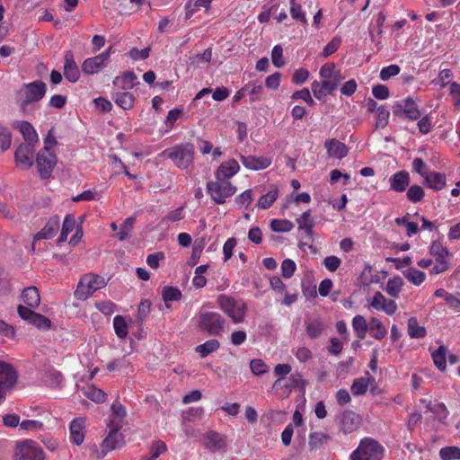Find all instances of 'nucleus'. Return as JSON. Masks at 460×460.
I'll return each mask as SVG.
<instances>
[{
	"mask_svg": "<svg viewBox=\"0 0 460 460\" xmlns=\"http://www.w3.org/2000/svg\"><path fill=\"white\" fill-rule=\"evenodd\" d=\"M47 85L41 80L24 84L18 92V100L22 112L28 113L35 106L33 103L40 102L46 94Z\"/></svg>",
	"mask_w": 460,
	"mask_h": 460,
	"instance_id": "1",
	"label": "nucleus"
},
{
	"mask_svg": "<svg viewBox=\"0 0 460 460\" xmlns=\"http://www.w3.org/2000/svg\"><path fill=\"white\" fill-rule=\"evenodd\" d=\"M369 330L373 332V337L381 340L385 337L387 331L383 323L376 317H372L369 321Z\"/></svg>",
	"mask_w": 460,
	"mask_h": 460,
	"instance_id": "44",
	"label": "nucleus"
},
{
	"mask_svg": "<svg viewBox=\"0 0 460 460\" xmlns=\"http://www.w3.org/2000/svg\"><path fill=\"white\" fill-rule=\"evenodd\" d=\"M241 161L244 167L254 171L265 169L271 164L270 158L266 156L242 155Z\"/></svg>",
	"mask_w": 460,
	"mask_h": 460,
	"instance_id": "22",
	"label": "nucleus"
},
{
	"mask_svg": "<svg viewBox=\"0 0 460 460\" xmlns=\"http://www.w3.org/2000/svg\"><path fill=\"white\" fill-rule=\"evenodd\" d=\"M163 300L167 304L168 302L179 301L182 295L179 288L166 286L162 290Z\"/></svg>",
	"mask_w": 460,
	"mask_h": 460,
	"instance_id": "47",
	"label": "nucleus"
},
{
	"mask_svg": "<svg viewBox=\"0 0 460 460\" xmlns=\"http://www.w3.org/2000/svg\"><path fill=\"white\" fill-rule=\"evenodd\" d=\"M104 279L99 275L86 274L83 276L77 285L75 292L79 300H85L95 291L105 287Z\"/></svg>",
	"mask_w": 460,
	"mask_h": 460,
	"instance_id": "7",
	"label": "nucleus"
},
{
	"mask_svg": "<svg viewBox=\"0 0 460 460\" xmlns=\"http://www.w3.org/2000/svg\"><path fill=\"white\" fill-rule=\"evenodd\" d=\"M250 368L255 376H261L269 371L268 365L260 358L252 359L250 361Z\"/></svg>",
	"mask_w": 460,
	"mask_h": 460,
	"instance_id": "55",
	"label": "nucleus"
},
{
	"mask_svg": "<svg viewBox=\"0 0 460 460\" xmlns=\"http://www.w3.org/2000/svg\"><path fill=\"white\" fill-rule=\"evenodd\" d=\"M270 228L274 232H289L294 228V224L286 219H273L270 223Z\"/></svg>",
	"mask_w": 460,
	"mask_h": 460,
	"instance_id": "49",
	"label": "nucleus"
},
{
	"mask_svg": "<svg viewBox=\"0 0 460 460\" xmlns=\"http://www.w3.org/2000/svg\"><path fill=\"white\" fill-rule=\"evenodd\" d=\"M57 164V157L53 152L40 150L36 157V164L42 179H48Z\"/></svg>",
	"mask_w": 460,
	"mask_h": 460,
	"instance_id": "10",
	"label": "nucleus"
},
{
	"mask_svg": "<svg viewBox=\"0 0 460 460\" xmlns=\"http://www.w3.org/2000/svg\"><path fill=\"white\" fill-rule=\"evenodd\" d=\"M240 169L239 164L235 159H230L222 163L215 172L216 179L226 180L235 175Z\"/></svg>",
	"mask_w": 460,
	"mask_h": 460,
	"instance_id": "21",
	"label": "nucleus"
},
{
	"mask_svg": "<svg viewBox=\"0 0 460 460\" xmlns=\"http://www.w3.org/2000/svg\"><path fill=\"white\" fill-rule=\"evenodd\" d=\"M427 409L429 411L433 412L439 419H446L448 415V411L444 403H437L435 405H431L430 402L427 404Z\"/></svg>",
	"mask_w": 460,
	"mask_h": 460,
	"instance_id": "60",
	"label": "nucleus"
},
{
	"mask_svg": "<svg viewBox=\"0 0 460 460\" xmlns=\"http://www.w3.org/2000/svg\"><path fill=\"white\" fill-rule=\"evenodd\" d=\"M135 222L136 217H129L125 219V221L121 225L120 231L117 234V237L119 238V241H125L130 237Z\"/></svg>",
	"mask_w": 460,
	"mask_h": 460,
	"instance_id": "43",
	"label": "nucleus"
},
{
	"mask_svg": "<svg viewBox=\"0 0 460 460\" xmlns=\"http://www.w3.org/2000/svg\"><path fill=\"white\" fill-rule=\"evenodd\" d=\"M16 127L20 129L27 145H34L38 142V135L31 123L18 121L16 122Z\"/></svg>",
	"mask_w": 460,
	"mask_h": 460,
	"instance_id": "28",
	"label": "nucleus"
},
{
	"mask_svg": "<svg viewBox=\"0 0 460 460\" xmlns=\"http://www.w3.org/2000/svg\"><path fill=\"white\" fill-rule=\"evenodd\" d=\"M219 308L226 313L235 323H242L244 319L246 305L242 300L226 296L219 295L217 296Z\"/></svg>",
	"mask_w": 460,
	"mask_h": 460,
	"instance_id": "5",
	"label": "nucleus"
},
{
	"mask_svg": "<svg viewBox=\"0 0 460 460\" xmlns=\"http://www.w3.org/2000/svg\"><path fill=\"white\" fill-rule=\"evenodd\" d=\"M343 78L344 77L341 75V73L339 70L335 74L323 81L324 82V86L333 92L340 84V83L343 80Z\"/></svg>",
	"mask_w": 460,
	"mask_h": 460,
	"instance_id": "59",
	"label": "nucleus"
},
{
	"mask_svg": "<svg viewBox=\"0 0 460 460\" xmlns=\"http://www.w3.org/2000/svg\"><path fill=\"white\" fill-rule=\"evenodd\" d=\"M403 276L412 284L416 286H420L421 283L425 280V273L415 269V268H410L403 272Z\"/></svg>",
	"mask_w": 460,
	"mask_h": 460,
	"instance_id": "45",
	"label": "nucleus"
},
{
	"mask_svg": "<svg viewBox=\"0 0 460 460\" xmlns=\"http://www.w3.org/2000/svg\"><path fill=\"white\" fill-rule=\"evenodd\" d=\"M75 226V217L72 215H66L63 222L61 234L58 239V244H61L62 243L66 242L68 234L74 230Z\"/></svg>",
	"mask_w": 460,
	"mask_h": 460,
	"instance_id": "39",
	"label": "nucleus"
},
{
	"mask_svg": "<svg viewBox=\"0 0 460 460\" xmlns=\"http://www.w3.org/2000/svg\"><path fill=\"white\" fill-rule=\"evenodd\" d=\"M362 423V418L353 411H344L340 417V428L343 433L356 431Z\"/></svg>",
	"mask_w": 460,
	"mask_h": 460,
	"instance_id": "15",
	"label": "nucleus"
},
{
	"mask_svg": "<svg viewBox=\"0 0 460 460\" xmlns=\"http://www.w3.org/2000/svg\"><path fill=\"white\" fill-rule=\"evenodd\" d=\"M329 156L341 159L348 155V147L345 144L336 139H329L324 143Z\"/></svg>",
	"mask_w": 460,
	"mask_h": 460,
	"instance_id": "25",
	"label": "nucleus"
},
{
	"mask_svg": "<svg viewBox=\"0 0 460 460\" xmlns=\"http://www.w3.org/2000/svg\"><path fill=\"white\" fill-rule=\"evenodd\" d=\"M197 328L208 335L219 336L224 332L225 319L217 312L201 310L198 314Z\"/></svg>",
	"mask_w": 460,
	"mask_h": 460,
	"instance_id": "3",
	"label": "nucleus"
},
{
	"mask_svg": "<svg viewBox=\"0 0 460 460\" xmlns=\"http://www.w3.org/2000/svg\"><path fill=\"white\" fill-rule=\"evenodd\" d=\"M389 182L391 190L403 192L410 184V174L406 171H400L389 179Z\"/></svg>",
	"mask_w": 460,
	"mask_h": 460,
	"instance_id": "23",
	"label": "nucleus"
},
{
	"mask_svg": "<svg viewBox=\"0 0 460 460\" xmlns=\"http://www.w3.org/2000/svg\"><path fill=\"white\" fill-rule=\"evenodd\" d=\"M207 190L215 203L224 204L227 198L235 193L236 187L226 180L216 179L207 183Z\"/></svg>",
	"mask_w": 460,
	"mask_h": 460,
	"instance_id": "8",
	"label": "nucleus"
},
{
	"mask_svg": "<svg viewBox=\"0 0 460 460\" xmlns=\"http://www.w3.org/2000/svg\"><path fill=\"white\" fill-rule=\"evenodd\" d=\"M371 381H374V378L360 377V378L355 379L350 387V390H351V393L353 394V395L358 396V395L365 394L367 391L368 384Z\"/></svg>",
	"mask_w": 460,
	"mask_h": 460,
	"instance_id": "40",
	"label": "nucleus"
},
{
	"mask_svg": "<svg viewBox=\"0 0 460 460\" xmlns=\"http://www.w3.org/2000/svg\"><path fill=\"white\" fill-rule=\"evenodd\" d=\"M296 269V263L291 259H286L281 263L282 276L286 279L291 278L294 275Z\"/></svg>",
	"mask_w": 460,
	"mask_h": 460,
	"instance_id": "62",
	"label": "nucleus"
},
{
	"mask_svg": "<svg viewBox=\"0 0 460 460\" xmlns=\"http://www.w3.org/2000/svg\"><path fill=\"white\" fill-rule=\"evenodd\" d=\"M124 445V439L121 433L118 429H112L109 435L102 441L101 445V452L95 447L93 452L96 454L97 458H102L106 454L111 450L121 447Z\"/></svg>",
	"mask_w": 460,
	"mask_h": 460,
	"instance_id": "12",
	"label": "nucleus"
},
{
	"mask_svg": "<svg viewBox=\"0 0 460 460\" xmlns=\"http://www.w3.org/2000/svg\"><path fill=\"white\" fill-rule=\"evenodd\" d=\"M13 460H45V454L37 442L25 439L17 442Z\"/></svg>",
	"mask_w": 460,
	"mask_h": 460,
	"instance_id": "6",
	"label": "nucleus"
},
{
	"mask_svg": "<svg viewBox=\"0 0 460 460\" xmlns=\"http://www.w3.org/2000/svg\"><path fill=\"white\" fill-rule=\"evenodd\" d=\"M392 109L394 116L407 118L411 120H416L421 115L417 104L411 97L395 102Z\"/></svg>",
	"mask_w": 460,
	"mask_h": 460,
	"instance_id": "9",
	"label": "nucleus"
},
{
	"mask_svg": "<svg viewBox=\"0 0 460 460\" xmlns=\"http://www.w3.org/2000/svg\"><path fill=\"white\" fill-rule=\"evenodd\" d=\"M400 67L397 65H390L385 66L380 71V78L383 81H387L390 77L397 75L400 73Z\"/></svg>",
	"mask_w": 460,
	"mask_h": 460,
	"instance_id": "63",
	"label": "nucleus"
},
{
	"mask_svg": "<svg viewBox=\"0 0 460 460\" xmlns=\"http://www.w3.org/2000/svg\"><path fill=\"white\" fill-rule=\"evenodd\" d=\"M449 93L452 97L453 104L456 107L460 106V84L453 82L449 84Z\"/></svg>",
	"mask_w": 460,
	"mask_h": 460,
	"instance_id": "64",
	"label": "nucleus"
},
{
	"mask_svg": "<svg viewBox=\"0 0 460 460\" xmlns=\"http://www.w3.org/2000/svg\"><path fill=\"white\" fill-rule=\"evenodd\" d=\"M298 228L305 230L308 236L313 234V228L314 226V219L311 217V211L306 210L299 218L296 219Z\"/></svg>",
	"mask_w": 460,
	"mask_h": 460,
	"instance_id": "37",
	"label": "nucleus"
},
{
	"mask_svg": "<svg viewBox=\"0 0 460 460\" xmlns=\"http://www.w3.org/2000/svg\"><path fill=\"white\" fill-rule=\"evenodd\" d=\"M352 327L358 340H364L366 338L369 325L363 315L357 314L354 316L352 319Z\"/></svg>",
	"mask_w": 460,
	"mask_h": 460,
	"instance_id": "33",
	"label": "nucleus"
},
{
	"mask_svg": "<svg viewBox=\"0 0 460 460\" xmlns=\"http://www.w3.org/2000/svg\"><path fill=\"white\" fill-rule=\"evenodd\" d=\"M423 179L424 184L435 190H440L446 186V175L441 172H429Z\"/></svg>",
	"mask_w": 460,
	"mask_h": 460,
	"instance_id": "26",
	"label": "nucleus"
},
{
	"mask_svg": "<svg viewBox=\"0 0 460 460\" xmlns=\"http://www.w3.org/2000/svg\"><path fill=\"white\" fill-rule=\"evenodd\" d=\"M112 100L123 110H130L135 102L134 95L128 92L115 93L112 94Z\"/></svg>",
	"mask_w": 460,
	"mask_h": 460,
	"instance_id": "31",
	"label": "nucleus"
},
{
	"mask_svg": "<svg viewBox=\"0 0 460 460\" xmlns=\"http://www.w3.org/2000/svg\"><path fill=\"white\" fill-rule=\"evenodd\" d=\"M64 75L71 83H75L80 77V71L74 60V55L71 51H66L64 57Z\"/></svg>",
	"mask_w": 460,
	"mask_h": 460,
	"instance_id": "20",
	"label": "nucleus"
},
{
	"mask_svg": "<svg viewBox=\"0 0 460 460\" xmlns=\"http://www.w3.org/2000/svg\"><path fill=\"white\" fill-rule=\"evenodd\" d=\"M341 44V38L335 36L323 49V57L328 58L332 54L335 53Z\"/></svg>",
	"mask_w": 460,
	"mask_h": 460,
	"instance_id": "57",
	"label": "nucleus"
},
{
	"mask_svg": "<svg viewBox=\"0 0 460 460\" xmlns=\"http://www.w3.org/2000/svg\"><path fill=\"white\" fill-rule=\"evenodd\" d=\"M407 199L412 203H418L424 198V190L419 185L411 186L406 193Z\"/></svg>",
	"mask_w": 460,
	"mask_h": 460,
	"instance_id": "54",
	"label": "nucleus"
},
{
	"mask_svg": "<svg viewBox=\"0 0 460 460\" xmlns=\"http://www.w3.org/2000/svg\"><path fill=\"white\" fill-rule=\"evenodd\" d=\"M34 145L21 144L15 153L14 159L17 165L29 169L33 165Z\"/></svg>",
	"mask_w": 460,
	"mask_h": 460,
	"instance_id": "16",
	"label": "nucleus"
},
{
	"mask_svg": "<svg viewBox=\"0 0 460 460\" xmlns=\"http://www.w3.org/2000/svg\"><path fill=\"white\" fill-rule=\"evenodd\" d=\"M137 76L132 71L123 73L120 76L115 77L113 84L123 90L132 89L136 84H139L137 82Z\"/></svg>",
	"mask_w": 460,
	"mask_h": 460,
	"instance_id": "27",
	"label": "nucleus"
},
{
	"mask_svg": "<svg viewBox=\"0 0 460 460\" xmlns=\"http://www.w3.org/2000/svg\"><path fill=\"white\" fill-rule=\"evenodd\" d=\"M312 92L314 97L318 100H323L332 91L329 90L324 86V82L314 81L311 84Z\"/></svg>",
	"mask_w": 460,
	"mask_h": 460,
	"instance_id": "50",
	"label": "nucleus"
},
{
	"mask_svg": "<svg viewBox=\"0 0 460 460\" xmlns=\"http://www.w3.org/2000/svg\"><path fill=\"white\" fill-rule=\"evenodd\" d=\"M69 428L71 441L77 446L81 445L84 439V419L75 418L71 421Z\"/></svg>",
	"mask_w": 460,
	"mask_h": 460,
	"instance_id": "24",
	"label": "nucleus"
},
{
	"mask_svg": "<svg viewBox=\"0 0 460 460\" xmlns=\"http://www.w3.org/2000/svg\"><path fill=\"white\" fill-rule=\"evenodd\" d=\"M111 47L102 53L86 58L82 64V71L86 75H95L103 69L110 60Z\"/></svg>",
	"mask_w": 460,
	"mask_h": 460,
	"instance_id": "11",
	"label": "nucleus"
},
{
	"mask_svg": "<svg viewBox=\"0 0 460 460\" xmlns=\"http://www.w3.org/2000/svg\"><path fill=\"white\" fill-rule=\"evenodd\" d=\"M279 195V190L274 187L268 191L265 195L261 196L258 200V207L261 209H267L275 202Z\"/></svg>",
	"mask_w": 460,
	"mask_h": 460,
	"instance_id": "42",
	"label": "nucleus"
},
{
	"mask_svg": "<svg viewBox=\"0 0 460 460\" xmlns=\"http://www.w3.org/2000/svg\"><path fill=\"white\" fill-rule=\"evenodd\" d=\"M389 116L390 112L384 106L377 108L376 127L384 128L388 124Z\"/></svg>",
	"mask_w": 460,
	"mask_h": 460,
	"instance_id": "58",
	"label": "nucleus"
},
{
	"mask_svg": "<svg viewBox=\"0 0 460 460\" xmlns=\"http://www.w3.org/2000/svg\"><path fill=\"white\" fill-rule=\"evenodd\" d=\"M63 381L62 374L55 369H49L45 373V382L50 386H58Z\"/></svg>",
	"mask_w": 460,
	"mask_h": 460,
	"instance_id": "53",
	"label": "nucleus"
},
{
	"mask_svg": "<svg viewBox=\"0 0 460 460\" xmlns=\"http://www.w3.org/2000/svg\"><path fill=\"white\" fill-rule=\"evenodd\" d=\"M289 13L291 17L296 21L303 25H306L308 23V21L305 16V13L303 11L302 6L299 3H292L289 4Z\"/></svg>",
	"mask_w": 460,
	"mask_h": 460,
	"instance_id": "46",
	"label": "nucleus"
},
{
	"mask_svg": "<svg viewBox=\"0 0 460 460\" xmlns=\"http://www.w3.org/2000/svg\"><path fill=\"white\" fill-rule=\"evenodd\" d=\"M219 341L212 339L208 340L203 344H200L195 348V351L199 354L201 358H206L209 354L217 351L219 349Z\"/></svg>",
	"mask_w": 460,
	"mask_h": 460,
	"instance_id": "36",
	"label": "nucleus"
},
{
	"mask_svg": "<svg viewBox=\"0 0 460 460\" xmlns=\"http://www.w3.org/2000/svg\"><path fill=\"white\" fill-rule=\"evenodd\" d=\"M12 144V135L9 129L0 124V148L5 151L10 148Z\"/></svg>",
	"mask_w": 460,
	"mask_h": 460,
	"instance_id": "56",
	"label": "nucleus"
},
{
	"mask_svg": "<svg viewBox=\"0 0 460 460\" xmlns=\"http://www.w3.org/2000/svg\"><path fill=\"white\" fill-rule=\"evenodd\" d=\"M203 446L211 452L224 450L226 447V437L209 430L203 435Z\"/></svg>",
	"mask_w": 460,
	"mask_h": 460,
	"instance_id": "17",
	"label": "nucleus"
},
{
	"mask_svg": "<svg viewBox=\"0 0 460 460\" xmlns=\"http://www.w3.org/2000/svg\"><path fill=\"white\" fill-rule=\"evenodd\" d=\"M330 439L331 437L327 433L311 432L309 434L308 446L311 450H318Z\"/></svg>",
	"mask_w": 460,
	"mask_h": 460,
	"instance_id": "32",
	"label": "nucleus"
},
{
	"mask_svg": "<svg viewBox=\"0 0 460 460\" xmlns=\"http://www.w3.org/2000/svg\"><path fill=\"white\" fill-rule=\"evenodd\" d=\"M17 378V373L12 365L0 361V399L4 397L7 389L16 384Z\"/></svg>",
	"mask_w": 460,
	"mask_h": 460,
	"instance_id": "13",
	"label": "nucleus"
},
{
	"mask_svg": "<svg viewBox=\"0 0 460 460\" xmlns=\"http://www.w3.org/2000/svg\"><path fill=\"white\" fill-rule=\"evenodd\" d=\"M430 255L436 257V259H446L449 254L447 247L443 246L440 242L434 241L431 243L429 247Z\"/></svg>",
	"mask_w": 460,
	"mask_h": 460,
	"instance_id": "52",
	"label": "nucleus"
},
{
	"mask_svg": "<svg viewBox=\"0 0 460 460\" xmlns=\"http://www.w3.org/2000/svg\"><path fill=\"white\" fill-rule=\"evenodd\" d=\"M271 60L275 66L282 67L285 65L283 59V49L279 45L274 46L271 51Z\"/></svg>",
	"mask_w": 460,
	"mask_h": 460,
	"instance_id": "61",
	"label": "nucleus"
},
{
	"mask_svg": "<svg viewBox=\"0 0 460 460\" xmlns=\"http://www.w3.org/2000/svg\"><path fill=\"white\" fill-rule=\"evenodd\" d=\"M408 334L413 339L424 338L427 334L424 326L419 324L416 317H411L408 320Z\"/></svg>",
	"mask_w": 460,
	"mask_h": 460,
	"instance_id": "34",
	"label": "nucleus"
},
{
	"mask_svg": "<svg viewBox=\"0 0 460 460\" xmlns=\"http://www.w3.org/2000/svg\"><path fill=\"white\" fill-rule=\"evenodd\" d=\"M195 148L190 143L175 145L164 150L160 156L170 158L175 166L184 170L192 164Z\"/></svg>",
	"mask_w": 460,
	"mask_h": 460,
	"instance_id": "2",
	"label": "nucleus"
},
{
	"mask_svg": "<svg viewBox=\"0 0 460 460\" xmlns=\"http://www.w3.org/2000/svg\"><path fill=\"white\" fill-rule=\"evenodd\" d=\"M439 456L443 460H459L460 459V447H445L439 451Z\"/></svg>",
	"mask_w": 460,
	"mask_h": 460,
	"instance_id": "51",
	"label": "nucleus"
},
{
	"mask_svg": "<svg viewBox=\"0 0 460 460\" xmlns=\"http://www.w3.org/2000/svg\"><path fill=\"white\" fill-rule=\"evenodd\" d=\"M113 327L117 336L119 339H124L128 335V324L121 315H116L113 319Z\"/></svg>",
	"mask_w": 460,
	"mask_h": 460,
	"instance_id": "48",
	"label": "nucleus"
},
{
	"mask_svg": "<svg viewBox=\"0 0 460 460\" xmlns=\"http://www.w3.org/2000/svg\"><path fill=\"white\" fill-rule=\"evenodd\" d=\"M84 394L90 400L101 403L106 400L107 394L94 385H87L84 388Z\"/></svg>",
	"mask_w": 460,
	"mask_h": 460,
	"instance_id": "38",
	"label": "nucleus"
},
{
	"mask_svg": "<svg viewBox=\"0 0 460 460\" xmlns=\"http://www.w3.org/2000/svg\"><path fill=\"white\" fill-rule=\"evenodd\" d=\"M402 279L400 276H394L388 279L385 290L389 296L397 297L402 291Z\"/></svg>",
	"mask_w": 460,
	"mask_h": 460,
	"instance_id": "35",
	"label": "nucleus"
},
{
	"mask_svg": "<svg viewBox=\"0 0 460 460\" xmlns=\"http://www.w3.org/2000/svg\"><path fill=\"white\" fill-rule=\"evenodd\" d=\"M384 447L372 438H364L350 454L349 460H381Z\"/></svg>",
	"mask_w": 460,
	"mask_h": 460,
	"instance_id": "4",
	"label": "nucleus"
},
{
	"mask_svg": "<svg viewBox=\"0 0 460 460\" xmlns=\"http://www.w3.org/2000/svg\"><path fill=\"white\" fill-rule=\"evenodd\" d=\"M59 229V217L55 216L49 218L45 226L36 234L33 239L32 249H34L35 242L39 240L50 239Z\"/></svg>",
	"mask_w": 460,
	"mask_h": 460,
	"instance_id": "19",
	"label": "nucleus"
},
{
	"mask_svg": "<svg viewBox=\"0 0 460 460\" xmlns=\"http://www.w3.org/2000/svg\"><path fill=\"white\" fill-rule=\"evenodd\" d=\"M19 316L30 323L31 324L36 326L39 329L47 330L50 327V320L45 317L42 314H40L31 308H28L23 305H19L17 308Z\"/></svg>",
	"mask_w": 460,
	"mask_h": 460,
	"instance_id": "14",
	"label": "nucleus"
},
{
	"mask_svg": "<svg viewBox=\"0 0 460 460\" xmlns=\"http://www.w3.org/2000/svg\"><path fill=\"white\" fill-rule=\"evenodd\" d=\"M305 331L311 339L319 338L325 329V324L321 319L306 320L305 322Z\"/></svg>",
	"mask_w": 460,
	"mask_h": 460,
	"instance_id": "29",
	"label": "nucleus"
},
{
	"mask_svg": "<svg viewBox=\"0 0 460 460\" xmlns=\"http://www.w3.org/2000/svg\"><path fill=\"white\" fill-rule=\"evenodd\" d=\"M22 301L31 308L37 307L40 302V293L35 287H29L22 293Z\"/></svg>",
	"mask_w": 460,
	"mask_h": 460,
	"instance_id": "30",
	"label": "nucleus"
},
{
	"mask_svg": "<svg viewBox=\"0 0 460 460\" xmlns=\"http://www.w3.org/2000/svg\"><path fill=\"white\" fill-rule=\"evenodd\" d=\"M447 349L446 346L441 345L437 350L432 353L434 364L440 371H445L447 368L446 354Z\"/></svg>",
	"mask_w": 460,
	"mask_h": 460,
	"instance_id": "41",
	"label": "nucleus"
},
{
	"mask_svg": "<svg viewBox=\"0 0 460 460\" xmlns=\"http://www.w3.org/2000/svg\"><path fill=\"white\" fill-rule=\"evenodd\" d=\"M370 306L376 310H381L389 315H393L397 310L396 303L392 299H387L381 292L375 293L370 302Z\"/></svg>",
	"mask_w": 460,
	"mask_h": 460,
	"instance_id": "18",
	"label": "nucleus"
}]
</instances>
